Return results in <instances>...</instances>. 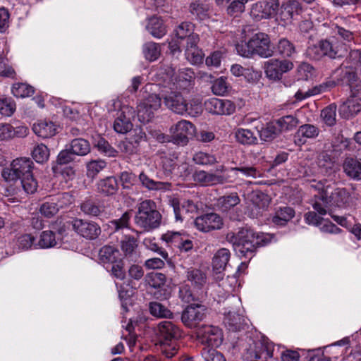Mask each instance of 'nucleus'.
<instances>
[{"instance_id": "1", "label": "nucleus", "mask_w": 361, "mask_h": 361, "mask_svg": "<svg viewBox=\"0 0 361 361\" xmlns=\"http://www.w3.org/2000/svg\"><path fill=\"white\" fill-rule=\"evenodd\" d=\"M152 79L157 84H147L144 87L143 99L137 106V116L141 123L150 121L161 105V99L156 93L158 86L172 90L185 88L194 78V73L190 68L181 69L178 73L169 65L162 64L151 73Z\"/></svg>"}, {"instance_id": "2", "label": "nucleus", "mask_w": 361, "mask_h": 361, "mask_svg": "<svg viewBox=\"0 0 361 361\" xmlns=\"http://www.w3.org/2000/svg\"><path fill=\"white\" fill-rule=\"evenodd\" d=\"M33 162L29 158H18L9 167L4 168L1 176L6 185L4 195H20L22 191L32 194L37 189V181L32 175Z\"/></svg>"}, {"instance_id": "3", "label": "nucleus", "mask_w": 361, "mask_h": 361, "mask_svg": "<svg viewBox=\"0 0 361 361\" xmlns=\"http://www.w3.org/2000/svg\"><path fill=\"white\" fill-rule=\"evenodd\" d=\"M334 74L342 75L341 82L349 85L353 94L339 108L341 116L348 118L361 111V98L356 95L361 92V80L357 78L355 68L352 66L341 67L334 72Z\"/></svg>"}, {"instance_id": "4", "label": "nucleus", "mask_w": 361, "mask_h": 361, "mask_svg": "<svg viewBox=\"0 0 361 361\" xmlns=\"http://www.w3.org/2000/svg\"><path fill=\"white\" fill-rule=\"evenodd\" d=\"M272 238L273 236L269 233H256L252 229L243 228L233 236L231 242L239 257L251 259L258 247L268 245Z\"/></svg>"}, {"instance_id": "5", "label": "nucleus", "mask_w": 361, "mask_h": 361, "mask_svg": "<svg viewBox=\"0 0 361 361\" xmlns=\"http://www.w3.org/2000/svg\"><path fill=\"white\" fill-rule=\"evenodd\" d=\"M243 32L247 41L236 45L235 49L239 55L247 58L254 55L264 58L271 56L270 39L267 34L255 31L250 26L245 27Z\"/></svg>"}, {"instance_id": "6", "label": "nucleus", "mask_w": 361, "mask_h": 361, "mask_svg": "<svg viewBox=\"0 0 361 361\" xmlns=\"http://www.w3.org/2000/svg\"><path fill=\"white\" fill-rule=\"evenodd\" d=\"M310 187L318 192L314 196L319 197L320 201L328 209L345 207L350 200L348 192L345 188H335L334 183L332 181L313 180Z\"/></svg>"}, {"instance_id": "7", "label": "nucleus", "mask_w": 361, "mask_h": 361, "mask_svg": "<svg viewBox=\"0 0 361 361\" xmlns=\"http://www.w3.org/2000/svg\"><path fill=\"white\" fill-rule=\"evenodd\" d=\"M155 334L161 344L162 353L168 358L178 352L177 341L181 336L179 328L170 321L160 322L155 329Z\"/></svg>"}, {"instance_id": "8", "label": "nucleus", "mask_w": 361, "mask_h": 361, "mask_svg": "<svg viewBox=\"0 0 361 361\" xmlns=\"http://www.w3.org/2000/svg\"><path fill=\"white\" fill-rule=\"evenodd\" d=\"M161 220V216L153 201L147 200L139 204L135 219L137 226L146 231H149L158 228Z\"/></svg>"}, {"instance_id": "9", "label": "nucleus", "mask_w": 361, "mask_h": 361, "mask_svg": "<svg viewBox=\"0 0 361 361\" xmlns=\"http://www.w3.org/2000/svg\"><path fill=\"white\" fill-rule=\"evenodd\" d=\"M99 259L106 269L111 268V274L118 279L123 280L126 272L121 255L118 249L112 246H104L99 252Z\"/></svg>"}, {"instance_id": "10", "label": "nucleus", "mask_w": 361, "mask_h": 361, "mask_svg": "<svg viewBox=\"0 0 361 361\" xmlns=\"http://www.w3.org/2000/svg\"><path fill=\"white\" fill-rule=\"evenodd\" d=\"M59 238H56L54 233L51 231H44L39 235V240L34 245L35 249H48L56 246L59 240L65 249H74L75 244L73 241L66 229L63 227L59 230Z\"/></svg>"}, {"instance_id": "11", "label": "nucleus", "mask_w": 361, "mask_h": 361, "mask_svg": "<svg viewBox=\"0 0 361 361\" xmlns=\"http://www.w3.org/2000/svg\"><path fill=\"white\" fill-rule=\"evenodd\" d=\"M145 281L154 290L153 294L157 299L165 300L170 296L172 287L164 274L149 273L145 276Z\"/></svg>"}, {"instance_id": "12", "label": "nucleus", "mask_w": 361, "mask_h": 361, "mask_svg": "<svg viewBox=\"0 0 361 361\" xmlns=\"http://www.w3.org/2000/svg\"><path fill=\"white\" fill-rule=\"evenodd\" d=\"M264 70L266 77L271 81L277 82L283 75L291 71L293 63L288 59H271L264 62Z\"/></svg>"}, {"instance_id": "13", "label": "nucleus", "mask_w": 361, "mask_h": 361, "mask_svg": "<svg viewBox=\"0 0 361 361\" xmlns=\"http://www.w3.org/2000/svg\"><path fill=\"white\" fill-rule=\"evenodd\" d=\"M194 27L191 23L184 22L180 23L175 30L176 38L172 39L169 43V47L173 54L181 51V47L189 44L190 37L198 36L193 33Z\"/></svg>"}, {"instance_id": "14", "label": "nucleus", "mask_w": 361, "mask_h": 361, "mask_svg": "<svg viewBox=\"0 0 361 361\" xmlns=\"http://www.w3.org/2000/svg\"><path fill=\"white\" fill-rule=\"evenodd\" d=\"M195 126L189 121L180 120L170 128V133L174 143L185 145L195 133Z\"/></svg>"}, {"instance_id": "15", "label": "nucleus", "mask_w": 361, "mask_h": 361, "mask_svg": "<svg viewBox=\"0 0 361 361\" xmlns=\"http://www.w3.org/2000/svg\"><path fill=\"white\" fill-rule=\"evenodd\" d=\"M278 0H259L252 5L250 15L256 20L274 18L278 14Z\"/></svg>"}, {"instance_id": "16", "label": "nucleus", "mask_w": 361, "mask_h": 361, "mask_svg": "<svg viewBox=\"0 0 361 361\" xmlns=\"http://www.w3.org/2000/svg\"><path fill=\"white\" fill-rule=\"evenodd\" d=\"M161 240L167 247H177L180 252H188L193 248V242L185 233L167 231L164 233Z\"/></svg>"}, {"instance_id": "17", "label": "nucleus", "mask_w": 361, "mask_h": 361, "mask_svg": "<svg viewBox=\"0 0 361 361\" xmlns=\"http://www.w3.org/2000/svg\"><path fill=\"white\" fill-rule=\"evenodd\" d=\"M197 336L200 341L209 346L217 348L223 342L222 331L214 326H202L197 331Z\"/></svg>"}, {"instance_id": "18", "label": "nucleus", "mask_w": 361, "mask_h": 361, "mask_svg": "<svg viewBox=\"0 0 361 361\" xmlns=\"http://www.w3.org/2000/svg\"><path fill=\"white\" fill-rule=\"evenodd\" d=\"M195 226L200 231L206 233L221 228L223 220L219 214L209 213L197 217Z\"/></svg>"}, {"instance_id": "19", "label": "nucleus", "mask_w": 361, "mask_h": 361, "mask_svg": "<svg viewBox=\"0 0 361 361\" xmlns=\"http://www.w3.org/2000/svg\"><path fill=\"white\" fill-rule=\"evenodd\" d=\"M72 226L75 232L88 239L96 238L101 232L99 226L93 221L76 219L72 221Z\"/></svg>"}, {"instance_id": "20", "label": "nucleus", "mask_w": 361, "mask_h": 361, "mask_svg": "<svg viewBox=\"0 0 361 361\" xmlns=\"http://www.w3.org/2000/svg\"><path fill=\"white\" fill-rule=\"evenodd\" d=\"M133 109L128 106H123L116 113L114 123V129L118 133H126L132 128L130 117Z\"/></svg>"}, {"instance_id": "21", "label": "nucleus", "mask_w": 361, "mask_h": 361, "mask_svg": "<svg viewBox=\"0 0 361 361\" xmlns=\"http://www.w3.org/2000/svg\"><path fill=\"white\" fill-rule=\"evenodd\" d=\"M205 311L206 309L204 306L199 305H189L182 313V322L185 326L192 328L195 326L197 322L203 319L205 315Z\"/></svg>"}, {"instance_id": "22", "label": "nucleus", "mask_w": 361, "mask_h": 361, "mask_svg": "<svg viewBox=\"0 0 361 361\" xmlns=\"http://www.w3.org/2000/svg\"><path fill=\"white\" fill-rule=\"evenodd\" d=\"M173 90H171L170 92L165 91L168 94L164 96V103L173 112L183 114L187 110V102L180 93Z\"/></svg>"}, {"instance_id": "23", "label": "nucleus", "mask_w": 361, "mask_h": 361, "mask_svg": "<svg viewBox=\"0 0 361 361\" xmlns=\"http://www.w3.org/2000/svg\"><path fill=\"white\" fill-rule=\"evenodd\" d=\"M189 44L183 46L185 47V55L186 59L192 64H200L203 61L204 54L202 49L197 47L199 37H190Z\"/></svg>"}, {"instance_id": "24", "label": "nucleus", "mask_w": 361, "mask_h": 361, "mask_svg": "<svg viewBox=\"0 0 361 361\" xmlns=\"http://www.w3.org/2000/svg\"><path fill=\"white\" fill-rule=\"evenodd\" d=\"M59 130V126L49 120H39L32 126L34 133L43 139L54 136Z\"/></svg>"}, {"instance_id": "25", "label": "nucleus", "mask_w": 361, "mask_h": 361, "mask_svg": "<svg viewBox=\"0 0 361 361\" xmlns=\"http://www.w3.org/2000/svg\"><path fill=\"white\" fill-rule=\"evenodd\" d=\"M255 349L250 353V357L255 359L272 357L274 350V343L267 338L262 339L255 343Z\"/></svg>"}, {"instance_id": "26", "label": "nucleus", "mask_w": 361, "mask_h": 361, "mask_svg": "<svg viewBox=\"0 0 361 361\" xmlns=\"http://www.w3.org/2000/svg\"><path fill=\"white\" fill-rule=\"evenodd\" d=\"M171 206L173 208L176 220L183 221L185 215L189 213H193L197 211V206L190 200H183L181 202L177 199L171 200Z\"/></svg>"}, {"instance_id": "27", "label": "nucleus", "mask_w": 361, "mask_h": 361, "mask_svg": "<svg viewBox=\"0 0 361 361\" xmlns=\"http://www.w3.org/2000/svg\"><path fill=\"white\" fill-rule=\"evenodd\" d=\"M231 257V252L226 248L218 250L212 258V268L216 274H221L226 269Z\"/></svg>"}, {"instance_id": "28", "label": "nucleus", "mask_w": 361, "mask_h": 361, "mask_svg": "<svg viewBox=\"0 0 361 361\" xmlns=\"http://www.w3.org/2000/svg\"><path fill=\"white\" fill-rule=\"evenodd\" d=\"M185 276L195 290H202L207 283V275L200 269L188 268L185 271Z\"/></svg>"}, {"instance_id": "29", "label": "nucleus", "mask_w": 361, "mask_h": 361, "mask_svg": "<svg viewBox=\"0 0 361 361\" xmlns=\"http://www.w3.org/2000/svg\"><path fill=\"white\" fill-rule=\"evenodd\" d=\"M315 202L313 204L314 209L317 212H310L305 215V222L310 225L318 226L324 218L322 216L326 214L327 207L320 201L319 197H316Z\"/></svg>"}, {"instance_id": "30", "label": "nucleus", "mask_w": 361, "mask_h": 361, "mask_svg": "<svg viewBox=\"0 0 361 361\" xmlns=\"http://www.w3.org/2000/svg\"><path fill=\"white\" fill-rule=\"evenodd\" d=\"M145 27L152 36L158 39L163 37L167 32L163 20L155 16L147 18Z\"/></svg>"}, {"instance_id": "31", "label": "nucleus", "mask_w": 361, "mask_h": 361, "mask_svg": "<svg viewBox=\"0 0 361 361\" xmlns=\"http://www.w3.org/2000/svg\"><path fill=\"white\" fill-rule=\"evenodd\" d=\"M259 138L264 142H271L279 135V130L275 121L256 126Z\"/></svg>"}, {"instance_id": "32", "label": "nucleus", "mask_w": 361, "mask_h": 361, "mask_svg": "<svg viewBox=\"0 0 361 361\" xmlns=\"http://www.w3.org/2000/svg\"><path fill=\"white\" fill-rule=\"evenodd\" d=\"M300 10V4L298 1L290 0L281 6L280 12L277 14V18L284 22H288L293 18L295 14H298Z\"/></svg>"}, {"instance_id": "33", "label": "nucleus", "mask_w": 361, "mask_h": 361, "mask_svg": "<svg viewBox=\"0 0 361 361\" xmlns=\"http://www.w3.org/2000/svg\"><path fill=\"white\" fill-rule=\"evenodd\" d=\"M319 132V129L313 125H302L296 133L295 142L301 145L306 142V139L316 137Z\"/></svg>"}, {"instance_id": "34", "label": "nucleus", "mask_w": 361, "mask_h": 361, "mask_svg": "<svg viewBox=\"0 0 361 361\" xmlns=\"http://www.w3.org/2000/svg\"><path fill=\"white\" fill-rule=\"evenodd\" d=\"M194 180L202 185H212L224 182V178L221 176L207 173L204 171H199L195 173Z\"/></svg>"}, {"instance_id": "35", "label": "nucleus", "mask_w": 361, "mask_h": 361, "mask_svg": "<svg viewBox=\"0 0 361 361\" xmlns=\"http://www.w3.org/2000/svg\"><path fill=\"white\" fill-rule=\"evenodd\" d=\"M93 145L97 150L105 156L116 157L118 152L100 135L93 136Z\"/></svg>"}, {"instance_id": "36", "label": "nucleus", "mask_w": 361, "mask_h": 361, "mask_svg": "<svg viewBox=\"0 0 361 361\" xmlns=\"http://www.w3.org/2000/svg\"><path fill=\"white\" fill-rule=\"evenodd\" d=\"M116 285L118 288V297L121 302L122 309L128 312L129 310L128 307L132 305V297L134 295V290L128 284L118 286V284L116 283Z\"/></svg>"}, {"instance_id": "37", "label": "nucleus", "mask_w": 361, "mask_h": 361, "mask_svg": "<svg viewBox=\"0 0 361 361\" xmlns=\"http://www.w3.org/2000/svg\"><path fill=\"white\" fill-rule=\"evenodd\" d=\"M346 175L354 180L361 179V162L353 158H347L343 163Z\"/></svg>"}, {"instance_id": "38", "label": "nucleus", "mask_w": 361, "mask_h": 361, "mask_svg": "<svg viewBox=\"0 0 361 361\" xmlns=\"http://www.w3.org/2000/svg\"><path fill=\"white\" fill-rule=\"evenodd\" d=\"M97 191L104 195H112L118 190L117 180L114 177H107L100 180L97 184Z\"/></svg>"}, {"instance_id": "39", "label": "nucleus", "mask_w": 361, "mask_h": 361, "mask_svg": "<svg viewBox=\"0 0 361 361\" xmlns=\"http://www.w3.org/2000/svg\"><path fill=\"white\" fill-rule=\"evenodd\" d=\"M321 50L324 52V56H329L331 58H336V56H341L347 50L345 44H340L334 46L332 42L328 40H322L319 42Z\"/></svg>"}, {"instance_id": "40", "label": "nucleus", "mask_w": 361, "mask_h": 361, "mask_svg": "<svg viewBox=\"0 0 361 361\" xmlns=\"http://www.w3.org/2000/svg\"><path fill=\"white\" fill-rule=\"evenodd\" d=\"M279 133H287L294 130L299 123L297 117L293 115H287L275 121Z\"/></svg>"}, {"instance_id": "41", "label": "nucleus", "mask_w": 361, "mask_h": 361, "mask_svg": "<svg viewBox=\"0 0 361 361\" xmlns=\"http://www.w3.org/2000/svg\"><path fill=\"white\" fill-rule=\"evenodd\" d=\"M70 150L74 155L85 156L90 152V145L89 142L82 138L73 139L70 143Z\"/></svg>"}, {"instance_id": "42", "label": "nucleus", "mask_w": 361, "mask_h": 361, "mask_svg": "<svg viewBox=\"0 0 361 361\" xmlns=\"http://www.w3.org/2000/svg\"><path fill=\"white\" fill-rule=\"evenodd\" d=\"M211 82V90L214 95L220 97L225 96L231 90V85L228 82L227 78L226 77H219Z\"/></svg>"}, {"instance_id": "43", "label": "nucleus", "mask_w": 361, "mask_h": 361, "mask_svg": "<svg viewBox=\"0 0 361 361\" xmlns=\"http://www.w3.org/2000/svg\"><path fill=\"white\" fill-rule=\"evenodd\" d=\"M142 54L145 59L149 61H154L161 54V47L154 42H148L142 46Z\"/></svg>"}, {"instance_id": "44", "label": "nucleus", "mask_w": 361, "mask_h": 361, "mask_svg": "<svg viewBox=\"0 0 361 361\" xmlns=\"http://www.w3.org/2000/svg\"><path fill=\"white\" fill-rule=\"evenodd\" d=\"M247 198L259 209H264L267 208L270 202L269 196L259 190L252 191L250 194L247 195Z\"/></svg>"}, {"instance_id": "45", "label": "nucleus", "mask_w": 361, "mask_h": 361, "mask_svg": "<svg viewBox=\"0 0 361 361\" xmlns=\"http://www.w3.org/2000/svg\"><path fill=\"white\" fill-rule=\"evenodd\" d=\"M295 215L294 210L288 207L280 208L276 212L272 218V221L278 226H284L288 221L293 219Z\"/></svg>"}, {"instance_id": "46", "label": "nucleus", "mask_w": 361, "mask_h": 361, "mask_svg": "<svg viewBox=\"0 0 361 361\" xmlns=\"http://www.w3.org/2000/svg\"><path fill=\"white\" fill-rule=\"evenodd\" d=\"M338 76H340V78L337 79V81H335L333 79H329V80H326L324 82L319 84L318 85H316V86L313 87L312 88L308 90L307 96L312 97V96L318 95L319 94H322L323 92H325L331 90V88L335 87L337 84H338L339 82H341V78L342 77V75H336L334 73V78H337Z\"/></svg>"}, {"instance_id": "47", "label": "nucleus", "mask_w": 361, "mask_h": 361, "mask_svg": "<svg viewBox=\"0 0 361 361\" xmlns=\"http://www.w3.org/2000/svg\"><path fill=\"white\" fill-rule=\"evenodd\" d=\"M240 198L236 193L224 195L218 199L217 205L223 212H226L238 204Z\"/></svg>"}, {"instance_id": "48", "label": "nucleus", "mask_w": 361, "mask_h": 361, "mask_svg": "<svg viewBox=\"0 0 361 361\" xmlns=\"http://www.w3.org/2000/svg\"><path fill=\"white\" fill-rule=\"evenodd\" d=\"M137 246V240L131 236H125L121 243V250L126 257H133L136 254Z\"/></svg>"}, {"instance_id": "49", "label": "nucleus", "mask_w": 361, "mask_h": 361, "mask_svg": "<svg viewBox=\"0 0 361 361\" xmlns=\"http://www.w3.org/2000/svg\"><path fill=\"white\" fill-rule=\"evenodd\" d=\"M50 155L49 149L44 144H38L34 147L32 151V157L39 164H43L48 161Z\"/></svg>"}, {"instance_id": "50", "label": "nucleus", "mask_w": 361, "mask_h": 361, "mask_svg": "<svg viewBox=\"0 0 361 361\" xmlns=\"http://www.w3.org/2000/svg\"><path fill=\"white\" fill-rule=\"evenodd\" d=\"M163 169L166 173H173L177 170V174L180 176H187L189 173V166L187 164H183L181 166L176 167V164L173 160L169 159H165L163 161Z\"/></svg>"}, {"instance_id": "51", "label": "nucleus", "mask_w": 361, "mask_h": 361, "mask_svg": "<svg viewBox=\"0 0 361 361\" xmlns=\"http://www.w3.org/2000/svg\"><path fill=\"white\" fill-rule=\"evenodd\" d=\"M241 321V315L235 311H228L225 313L224 323L231 331H238L240 329Z\"/></svg>"}, {"instance_id": "52", "label": "nucleus", "mask_w": 361, "mask_h": 361, "mask_svg": "<svg viewBox=\"0 0 361 361\" xmlns=\"http://www.w3.org/2000/svg\"><path fill=\"white\" fill-rule=\"evenodd\" d=\"M11 92L14 97L24 98L32 95L34 88L27 83L18 82L13 85Z\"/></svg>"}, {"instance_id": "53", "label": "nucleus", "mask_w": 361, "mask_h": 361, "mask_svg": "<svg viewBox=\"0 0 361 361\" xmlns=\"http://www.w3.org/2000/svg\"><path fill=\"white\" fill-rule=\"evenodd\" d=\"M235 137L236 140L243 145H252L257 141V137L253 133L245 128H238L235 132Z\"/></svg>"}, {"instance_id": "54", "label": "nucleus", "mask_w": 361, "mask_h": 361, "mask_svg": "<svg viewBox=\"0 0 361 361\" xmlns=\"http://www.w3.org/2000/svg\"><path fill=\"white\" fill-rule=\"evenodd\" d=\"M298 80H308L316 75V71L314 67L307 63H300L296 69Z\"/></svg>"}, {"instance_id": "55", "label": "nucleus", "mask_w": 361, "mask_h": 361, "mask_svg": "<svg viewBox=\"0 0 361 361\" xmlns=\"http://www.w3.org/2000/svg\"><path fill=\"white\" fill-rule=\"evenodd\" d=\"M150 313L157 317L169 318L172 315L171 312L162 304L157 302H152L149 303Z\"/></svg>"}, {"instance_id": "56", "label": "nucleus", "mask_w": 361, "mask_h": 361, "mask_svg": "<svg viewBox=\"0 0 361 361\" xmlns=\"http://www.w3.org/2000/svg\"><path fill=\"white\" fill-rule=\"evenodd\" d=\"M278 53L286 57H290L295 53L294 45L288 39L283 38L279 41L277 45Z\"/></svg>"}, {"instance_id": "57", "label": "nucleus", "mask_w": 361, "mask_h": 361, "mask_svg": "<svg viewBox=\"0 0 361 361\" xmlns=\"http://www.w3.org/2000/svg\"><path fill=\"white\" fill-rule=\"evenodd\" d=\"M139 179L142 185L149 190H162L166 188L164 183L154 181L143 172L139 175Z\"/></svg>"}, {"instance_id": "58", "label": "nucleus", "mask_w": 361, "mask_h": 361, "mask_svg": "<svg viewBox=\"0 0 361 361\" xmlns=\"http://www.w3.org/2000/svg\"><path fill=\"white\" fill-rule=\"evenodd\" d=\"M81 210L87 215L98 216L103 211V208L91 200H87L81 204Z\"/></svg>"}, {"instance_id": "59", "label": "nucleus", "mask_w": 361, "mask_h": 361, "mask_svg": "<svg viewBox=\"0 0 361 361\" xmlns=\"http://www.w3.org/2000/svg\"><path fill=\"white\" fill-rule=\"evenodd\" d=\"M106 162L103 160H92L87 164V175L88 177H95L104 167Z\"/></svg>"}, {"instance_id": "60", "label": "nucleus", "mask_w": 361, "mask_h": 361, "mask_svg": "<svg viewBox=\"0 0 361 361\" xmlns=\"http://www.w3.org/2000/svg\"><path fill=\"white\" fill-rule=\"evenodd\" d=\"M302 355L309 358L308 361H331V359L325 356L324 351L320 348L313 350H302Z\"/></svg>"}, {"instance_id": "61", "label": "nucleus", "mask_w": 361, "mask_h": 361, "mask_svg": "<svg viewBox=\"0 0 361 361\" xmlns=\"http://www.w3.org/2000/svg\"><path fill=\"white\" fill-rule=\"evenodd\" d=\"M202 356L204 361H226L224 355L213 348H204Z\"/></svg>"}, {"instance_id": "62", "label": "nucleus", "mask_w": 361, "mask_h": 361, "mask_svg": "<svg viewBox=\"0 0 361 361\" xmlns=\"http://www.w3.org/2000/svg\"><path fill=\"white\" fill-rule=\"evenodd\" d=\"M144 246L154 252L159 253L162 258L166 259L168 258V253L166 251L161 249L158 244L156 243V240L153 237H147L143 240Z\"/></svg>"}, {"instance_id": "63", "label": "nucleus", "mask_w": 361, "mask_h": 361, "mask_svg": "<svg viewBox=\"0 0 361 361\" xmlns=\"http://www.w3.org/2000/svg\"><path fill=\"white\" fill-rule=\"evenodd\" d=\"M218 116H231L235 113L236 105L230 99H221Z\"/></svg>"}, {"instance_id": "64", "label": "nucleus", "mask_w": 361, "mask_h": 361, "mask_svg": "<svg viewBox=\"0 0 361 361\" xmlns=\"http://www.w3.org/2000/svg\"><path fill=\"white\" fill-rule=\"evenodd\" d=\"M59 206L55 200L51 202H46L42 204L39 211L45 217L49 218L55 215L59 211Z\"/></svg>"}]
</instances>
